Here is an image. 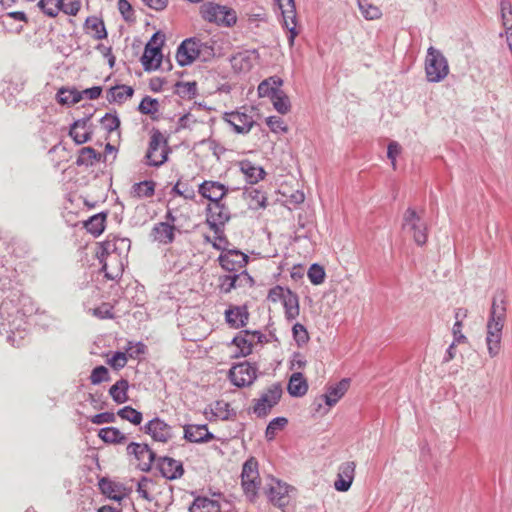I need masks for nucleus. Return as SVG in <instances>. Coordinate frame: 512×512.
Instances as JSON below:
<instances>
[{"label":"nucleus","mask_w":512,"mask_h":512,"mask_svg":"<svg viewBox=\"0 0 512 512\" xmlns=\"http://www.w3.org/2000/svg\"><path fill=\"white\" fill-rule=\"evenodd\" d=\"M362 16L367 20H375L381 17L380 9L368 0H357Z\"/></svg>","instance_id":"obj_43"},{"label":"nucleus","mask_w":512,"mask_h":512,"mask_svg":"<svg viewBox=\"0 0 512 512\" xmlns=\"http://www.w3.org/2000/svg\"><path fill=\"white\" fill-rule=\"evenodd\" d=\"M138 110L140 113L144 115H154L159 111V102L157 99L151 98L150 96H145L139 106Z\"/></svg>","instance_id":"obj_46"},{"label":"nucleus","mask_w":512,"mask_h":512,"mask_svg":"<svg viewBox=\"0 0 512 512\" xmlns=\"http://www.w3.org/2000/svg\"><path fill=\"white\" fill-rule=\"evenodd\" d=\"M28 304L30 299L19 291L11 292L0 304V334L13 346L19 347L26 335V316L33 310Z\"/></svg>","instance_id":"obj_1"},{"label":"nucleus","mask_w":512,"mask_h":512,"mask_svg":"<svg viewBox=\"0 0 512 512\" xmlns=\"http://www.w3.org/2000/svg\"><path fill=\"white\" fill-rule=\"evenodd\" d=\"M84 27L93 31L92 37L97 40L107 38V30L104 21L97 16H89L86 18Z\"/></svg>","instance_id":"obj_35"},{"label":"nucleus","mask_w":512,"mask_h":512,"mask_svg":"<svg viewBox=\"0 0 512 512\" xmlns=\"http://www.w3.org/2000/svg\"><path fill=\"white\" fill-rule=\"evenodd\" d=\"M102 155L92 147H83L79 150V155L76 159L78 166H92L101 160Z\"/></svg>","instance_id":"obj_36"},{"label":"nucleus","mask_w":512,"mask_h":512,"mask_svg":"<svg viewBox=\"0 0 512 512\" xmlns=\"http://www.w3.org/2000/svg\"><path fill=\"white\" fill-rule=\"evenodd\" d=\"M237 286L239 287H252L255 282L252 276L246 270H242L240 273H235Z\"/></svg>","instance_id":"obj_62"},{"label":"nucleus","mask_w":512,"mask_h":512,"mask_svg":"<svg viewBox=\"0 0 512 512\" xmlns=\"http://www.w3.org/2000/svg\"><path fill=\"white\" fill-rule=\"evenodd\" d=\"M117 415L121 419L129 421L133 425H140L143 420L142 413L131 406H125L119 409Z\"/></svg>","instance_id":"obj_42"},{"label":"nucleus","mask_w":512,"mask_h":512,"mask_svg":"<svg viewBox=\"0 0 512 512\" xmlns=\"http://www.w3.org/2000/svg\"><path fill=\"white\" fill-rule=\"evenodd\" d=\"M99 488L103 494L115 501H121L124 495L121 494L122 485L115 483L107 478H102L99 481Z\"/></svg>","instance_id":"obj_38"},{"label":"nucleus","mask_w":512,"mask_h":512,"mask_svg":"<svg viewBox=\"0 0 512 512\" xmlns=\"http://www.w3.org/2000/svg\"><path fill=\"white\" fill-rule=\"evenodd\" d=\"M350 380L347 378L342 379L338 383L331 385L327 388V392L320 397L321 401L329 407L334 406L347 392Z\"/></svg>","instance_id":"obj_22"},{"label":"nucleus","mask_w":512,"mask_h":512,"mask_svg":"<svg viewBox=\"0 0 512 512\" xmlns=\"http://www.w3.org/2000/svg\"><path fill=\"white\" fill-rule=\"evenodd\" d=\"M229 192V188L212 180H205L198 186V193L209 200L206 207V223L214 234H219V239H224V226L230 220L229 208L222 202Z\"/></svg>","instance_id":"obj_2"},{"label":"nucleus","mask_w":512,"mask_h":512,"mask_svg":"<svg viewBox=\"0 0 512 512\" xmlns=\"http://www.w3.org/2000/svg\"><path fill=\"white\" fill-rule=\"evenodd\" d=\"M106 217L107 214L104 212L91 216L84 223L85 229L95 237L99 236L105 229Z\"/></svg>","instance_id":"obj_37"},{"label":"nucleus","mask_w":512,"mask_h":512,"mask_svg":"<svg viewBox=\"0 0 512 512\" xmlns=\"http://www.w3.org/2000/svg\"><path fill=\"white\" fill-rule=\"evenodd\" d=\"M58 103L62 105H73L82 99V93L76 88H60L56 94Z\"/></svg>","instance_id":"obj_40"},{"label":"nucleus","mask_w":512,"mask_h":512,"mask_svg":"<svg viewBox=\"0 0 512 512\" xmlns=\"http://www.w3.org/2000/svg\"><path fill=\"white\" fill-rule=\"evenodd\" d=\"M285 297H286V289H284L280 285H276L275 287H273L269 290L267 299L271 302L276 303L278 301L283 302Z\"/></svg>","instance_id":"obj_60"},{"label":"nucleus","mask_w":512,"mask_h":512,"mask_svg":"<svg viewBox=\"0 0 512 512\" xmlns=\"http://www.w3.org/2000/svg\"><path fill=\"white\" fill-rule=\"evenodd\" d=\"M462 327H463L462 321L458 320V321H455L453 328H452L454 342H456L458 344L467 342V337L462 333Z\"/></svg>","instance_id":"obj_64"},{"label":"nucleus","mask_w":512,"mask_h":512,"mask_svg":"<svg viewBox=\"0 0 512 512\" xmlns=\"http://www.w3.org/2000/svg\"><path fill=\"white\" fill-rule=\"evenodd\" d=\"M258 368L249 362L234 365L229 371V379L237 387H246L254 383Z\"/></svg>","instance_id":"obj_11"},{"label":"nucleus","mask_w":512,"mask_h":512,"mask_svg":"<svg viewBox=\"0 0 512 512\" xmlns=\"http://www.w3.org/2000/svg\"><path fill=\"white\" fill-rule=\"evenodd\" d=\"M232 343L240 349L241 356H247L252 352L253 338L251 331L243 330L232 340Z\"/></svg>","instance_id":"obj_39"},{"label":"nucleus","mask_w":512,"mask_h":512,"mask_svg":"<svg viewBox=\"0 0 512 512\" xmlns=\"http://www.w3.org/2000/svg\"><path fill=\"white\" fill-rule=\"evenodd\" d=\"M146 346L142 342H137L133 344L132 342L128 343V347L126 348V354L133 359L139 357V355L145 352Z\"/></svg>","instance_id":"obj_61"},{"label":"nucleus","mask_w":512,"mask_h":512,"mask_svg":"<svg viewBox=\"0 0 512 512\" xmlns=\"http://www.w3.org/2000/svg\"><path fill=\"white\" fill-rule=\"evenodd\" d=\"M118 10L125 21L134 20V12L132 6L127 0H118Z\"/></svg>","instance_id":"obj_56"},{"label":"nucleus","mask_w":512,"mask_h":512,"mask_svg":"<svg viewBox=\"0 0 512 512\" xmlns=\"http://www.w3.org/2000/svg\"><path fill=\"white\" fill-rule=\"evenodd\" d=\"M93 131L86 130L84 133H79L76 129L70 128L69 135L77 145L84 144L91 140Z\"/></svg>","instance_id":"obj_55"},{"label":"nucleus","mask_w":512,"mask_h":512,"mask_svg":"<svg viewBox=\"0 0 512 512\" xmlns=\"http://www.w3.org/2000/svg\"><path fill=\"white\" fill-rule=\"evenodd\" d=\"M425 72L427 80L433 83L442 81L449 73L447 59L440 50L433 46L427 50Z\"/></svg>","instance_id":"obj_5"},{"label":"nucleus","mask_w":512,"mask_h":512,"mask_svg":"<svg viewBox=\"0 0 512 512\" xmlns=\"http://www.w3.org/2000/svg\"><path fill=\"white\" fill-rule=\"evenodd\" d=\"M293 490L290 485L276 479H272V483L267 491L269 500L278 507H284L288 503L289 491Z\"/></svg>","instance_id":"obj_20"},{"label":"nucleus","mask_w":512,"mask_h":512,"mask_svg":"<svg viewBox=\"0 0 512 512\" xmlns=\"http://www.w3.org/2000/svg\"><path fill=\"white\" fill-rule=\"evenodd\" d=\"M142 430L151 436L154 441L167 443L173 438V428L163 419L154 417L148 421Z\"/></svg>","instance_id":"obj_14"},{"label":"nucleus","mask_w":512,"mask_h":512,"mask_svg":"<svg viewBox=\"0 0 512 512\" xmlns=\"http://www.w3.org/2000/svg\"><path fill=\"white\" fill-rule=\"evenodd\" d=\"M282 303L285 309V317L287 320L291 321L299 316V297L295 292L289 288H286V297Z\"/></svg>","instance_id":"obj_28"},{"label":"nucleus","mask_w":512,"mask_h":512,"mask_svg":"<svg viewBox=\"0 0 512 512\" xmlns=\"http://www.w3.org/2000/svg\"><path fill=\"white\" fill-rule=\"evenodd\" d=\"M109 371L105 366H97L95 367L90 375V381L93 385H98L102 382L109 381Z\"/></svg>","instance_id":"obj_50"},{"label":"nucleus","mask_w":512,"mask_h":512,"mask_svg":"<svg viewBox=\"0 0 512 512\" xmlns=\"http://www.w3.org/2000/svg\"><path fill=\"white\" fill-rule=\"evenodd\" d=\"M221 55V47L214 37L198 34L181 42L177 48L176 60L179 66L185 67L192 64L196 59L208 62Z\"/></svg>","instance_id":"obj_3"},{"label":"nucleus","mask_w":512,"mask_h":512,"mask_svg":"<svg viewBox=\"0 0 512 512\" xmlns=\"http://www.w3.org/2000/svg\"><path fill=\"white\" fill-rule=\"evenodd\" d=\"M244 196L249 201L248 205L250 209L258 210L260 208H265L267 205V197L265 193L257 188H247L244 191Z\"/></svg>","instance_id":"obj_29"},{"label":"nucleus","mask_w":512,"mask_h":512,"mask_svg":"<svg viewBox=\"0 0 512 512\" xmlns=\"http://www.w3.org/2000/svg\"><path fill=\"white\" fill-rule=\"evenodd\" d=\"M506 299L504 292L495 295L492 300L487 326L504 327L506 320Z\"/></svg>","instance_id":"obj_16"},{"label":"nucleus","mask_w":512,"mask_h":512,"mask_svg":"<svg viewBox=\"0 0 512 512\" xmlns=\"http://www.w3.org/2000/svg\"><path fill=\"white\" fill-rule=\"evenodd\" d=\"M287 390L292 397H302L307 393L308 383L301 372H295L290 376Z\"/></svg>","instance_id":"obj_27"},{"label":"nucleus","mask_w":512,"mask_h":512,"mask_svg":"<svg viewBox=\"0 0 512 512\" xmlns=\"http://www.w3.org/2000/svg\"><path fill=\"white\" fill-rule=\"evenodd\" d=\"M500 12L506 35H512V3L510 0H500Z\"/></svg>","instance_id":"obj_41"},{"label":"nucleus","mask_w":512,"mask_h":512,"mask_svg":"<svg viewBox=\"0 0 512 512\" xmlns=\"http://www.w3.org/2000/svg\"><path fill=\"white\" fill-rule=\"evenodd\" d=\"M212 245L215 249L222 251L218 257V262L224 270L236 273L247 265L249 257L242 251L238 249H228L217 243H213Z\"/></svg>","instance_id":"obj_10"},{"label":"nucleus","mask_w":512,"mask_h":512,"mask_svg":"<svg viewBox=\"0 0 512 512\" xmlns=\"http://www.w3.org/2000/svg\"><path fill=\"white\" fill-rule=\"evenodd\" d=\"M170 152L171 149L168 146L167 138L164 137L160 130L153 128L145 155V164L150 167H160L168 160Z\"/></svg>","instance_id":"obj_4"},{"label":"nucleus","mask_w":512,"mask_h":512,"mask_svg":"<svg viewBox=\"0 0 512 512\" xmlns=\"http://www.w3.org/2000/svg\"><path fill=\"white\" fill-rule=\"evenodd\" d=\"M127 360L126 352L117 351L108 360V364L111 365V367H113L115 370H119L125 367Z\"/></svg>","instance_id":"obj_53"},{"label":"nucleus","mask_w":512,"mask_h":512,"mask_svg":"<svg viewBox=\"0 0 512 512\" xmlns=\"http://www.w3.org/2000/svg\"><path fill=\"white\" fill-rule=\"evenodd\" d=\"M128 389V380L121 378L110 387L109 394L114 402H116L117 404H123L128 401Z\"/></svg>","instance_id":"obj_32"},{"label":"nucleus","mask_w":512,"mask_h":512,"mask_svg":"<svg viewBox=\"0 0 512 512\" xmlns=\"http://www.w3.org/2000/svg\"><path fill=\"white\" fill-rule=\"evenodd\" d=\"M155 462L161 475L168 480L179 479L184 474V467L182 462L172 457H156Z\"/></svg>","instance_id":"obj_15"},{"label":"nucleus","mask_w":512,"mask_h":512,"mask_svg":"<svg viewBox=\"0 0 512 512\" xmlns=\"http://www.w3.org/2000/svg\"><path fill=\"white\" fill-rule=\"evenodd\" d=\"M402 229L412 235L417 245L422 246L427 242V224L414 208L406 209L403 215Z\"/></svg>","instance_id":"obj_7"},{"label":"nucleus","mask_w":512,"mask_h":512,"mask_svg":"<svg viewBox=\"0 0 512 512\" xmlns=\"http://www.w3.org/2000/svg\"><path fill=\"white\" fill-rule=\"evenodd\" d=\"M240 170L245 175L246 180L250 184H255L265 176V171L262 167L253 165L252 162L245 160L240 163Z\"/></svg>","instance_id":"obj_31"},{"label":"nucleus","mask_w":512,"mask_h":512,"mask_svg":"<svg viewBox=\"0 0 512 512\" xmlns=\"http://www.w3.org/2000/svg\"><path fill=\"white\" fill-rule=\"evenodd\" d=\"M270 100L276 111L279 112L280 114H287L291 109L289 97L286 95L285 92H280L278 94L273 95Z\"/></svg>","instance_id":"obj_45"},{"label":"nucleus","mask_w":512,"mask_h":512,"mask_svg":"<svg viewBox=\"0 0 512 512\" xmlns=\"http://www.w3.org/2000/svg\"><path fill=\"white\" fill-rule=\"evenodd\" d=\"M267 125L273 132H287V126L284 121L278 116H270L267 118Z\"/></svg>","instance_id":"obj_57"},{"label":"nucleus","mask_w":512,"mask_h":512,"mask_svg":"<svg viewBox=\"0 0 512 512\" xmlns=\"http://www.w3.org/2000/svg\"><path fill=\"white\" fill-rule=\"evenodd\" d=\"M487 335H486V344L490 357H495L499 354L501 339H502V330L501 327H490L486 326Z\"/></svg>","instance_id":"obj_26"},{"label":"nucleus","mask_w":512,"mask_h":512,"mask_svg":"<svg viewBox=\"0 0 512 512\" xmlns=\"http://www.w3.org/2000/svg\"><path fill=\"white\" fill-rule=\"evenodd\" d=\"M225 320L227 324L234 329H239L246 326L249 321V312L247 306H230L225 311Z\"/></svg>","instance_id":"obj_21"},{"label":"nucleus","mask_w":512,"mask_h":512,"mask_svg":"<svg viewBox=\"0 0 512 512\" xmlns=\"http://www.w3.org/2000/svg\"><path fill=\"white\" fill-rule=\"evenodd\" d=\"M155 186L152 180L135 183L131 188V196L136 199L150 198L155 194Z\"/></svg>","instance_id":"obj_33"},{"label":"nucleus","mask_w":512,"mask_h":512,"mask_svg":"<svg viewBox=\"0 0 512 512\" xmlns=\"http://www.w3.org/2000/svg\"><path fill=\"white\" fill-rule=\"evenodd\" d=\"M356 463L347 461L338 468L337 479L334 482V488L340 492H346L350 489L355 476Z\"/></svg>","instance_id":"obj_18"},{"label":"nucleus","mask_w":512,"mask_h":512,"mask_svg":"<svg viewBox=\"0 0 512 512\" xmlns=\"http://www.w3.org/2000/svg\"><path fill=\"white\" fill-rule=\"evenodd\" d=\"M54 0H40L37 7L48 17L54 18L57 16V9L52 8Z\"/></svg>","instance_id":"obj_63"},{"label":"nucleus","mask_w":512,"mask_h":512,"mask_svg":"<svg viewBox=\"0 0 512 512\" xmlns=\"http://www.w3.org/2000/svg\"><path fill=\"white\" fill-rule=\"evenodd\" d=\"M128 455H133L138 461V467L143 472L151 470L153 463L156 461V453L148 444L131 442L126 448Z\"/></svg>","instance_id":"obj_12"},{"label":"nucleus","mask_w":512,"mask_h":512,"mask_svg":"<svg viewBox=\"0 0 512 512\" xmlns=\"http://www.w3.org/2000/svg\"><path fill=\"white\" fill-rule=\"evenodd\" d=\"M260 483L258 461L254 457H250L244 462L241 472V485L250 500H254L256 497Z\"/></svg>","instance_id":"obj_9"},{"label":"nucleus","mask_w":512,"mask_h":512,"mask_svg":"<svg viewBox=\"0 0 512 512\" xmlns=\"http://www.w3.org/2000/svg\"><path fill=\"white\" fill-rule=\"evenodd\" d=\"M183 429L184 439L191 443H208L215 439L214 434L208 431L206 424H187Z\"/></svg>","instance_id":"obj_19"},{"label":"nucleus","mask_w":512,"mask_h":512,"mask_svg":"<svg viewBox=\"0 0 512 512\" xmlns=\"http://www.w3.org/2000/svg\"><path fill=\"white\" fill-rule=\"evenodd\" d=\"M279 9L281 10L283 17V25L288 29V43L290 46L294 45V40L298 35L296 30V8L294 0H274Z\"/></svg>","instance_id":"obj_13"},{"label":"nucleus","mask_w":512,"mask_h":512,"mask_svg":"<svg viewBox=\"0 0 512 512\" xmlns=\"http://www.w3.org/2000/svg\"><path fill=\"white\" fill-rule=\"evenodd\" d=\"M293 337L298 345H302L309 340L308 332L306 328L300 324L295 323L292 327Z\"/></svg>","instance_id":"obj_52"},{"label":"nucleus","mask_w":512,"mask_h":512,"mask_svg":"<svg viewBox=\"0 0 512 512\" xmlns=\"http://www.w3.org/2000/svg\"><path fill=\"white\" fill-rule=\"evenodd\" d=\"M224 119L229 125L232 126L234 132L237 134L249 133L255 124V121L251 115L239 111L225 113Z\"/></svg>","instance_id":"obj_17"},{"label":"nucleus","mask_w":512,"mask_h":512,"mask_svg":"<svg viewBox=\"0 0 512 512\" xmlns=\"http://www.w3.org/2000/svg\"><path fill=\"white\" fill-rule=\"evenodd\" d=\"M282 394V385L279 382L273 383L262 392L258 399L254 400L253 413L259 418L266 417L272 408L279 403Z\"/></svg>","instance_id":"obj_8"},{"label":"nucleus","mask_w":512,"mask_h":512,"mask_svg":"<svg viewBox=\"0 0 512 512\" xmlns=\"http://www.w3.org/2000/svg\"><path fill=\"white\" fill-rule=\"evenodd\" d=\"M162 61V53L160 46H150L147 43L144 53L141 57V63L145 71L156 70L160 67Z\"/></svg>","instance_id":"obj_23"},{"label":"nucleus","mask_w":512,"mask_h":512,"mask_svg":"<svg viewBox=\"0 0 512 512\" xmlns=\"http://www.w3.org/2000/svg\"><path fill=\"white\" fill-rule=\"evenodd\" d=\"M90 421L96 425L114 423L116 421V416L113 412H102L92 416Z\"/></svg>","instance_id":"obj_58"},{"label":"nucleus","mask_w":512,"mask_h":512,"mask_svg":"<svg viewBox=\"0 0 512 512\" xmlns=\"http://www.w3.org/2000/svg\"><path fill=\"white\" fill-rule=\"evenodd\" d=\"M134 94V89L131 86L127 85H116L111 87L107 91V100L108 102H117L123 103L128 98L132 97Z\"/></svg>","instance_id":"obj_30"},{"label":"nucleus","mask_w":512,"mask_h":512,"mask_svg":"<svg viewBox=\"0 0 512 512\" xmlns=\"http://www.w3.org/2000/svg\"><path fill=\"white\" fill-rule=\"evenodd\" d=\"M200 13L203 19L219 26L230 27L237 21L236 12L232 8L213 2L204 3L200 7Z\"/></svg>","instance_id":"obj_6"},{"label":"nucleus","mask_w":512,"mask_h":512,"mask_svg":"<svg viewBox=\"0 0 512 512\" xmlns=\"http://www.w3.org/2000/svg\"><path fill=\"white\" fill-rule=\"evenodd\" d=\"M99 438L109 444H123L127 437L116 427H105L99 430Z\"/></svg>","instance_id":"obj_34"},{"label":"nucleus","mask_w":512,"mask_h":512,"mask_svg":"<svg viewBox=\"0 0 512 512\" xmlns=\"http://www.w3.org/2000/svg\"><path fill=\"white\" fill-rule=\"evenodd\" d=\"M189 512H221V505L217 500L197 496L190 505Z\"/></svg>","instance_id":"obj_25"},{"label":"nucleus","mask_w":512,"mask_h":512,"mask_svg":"<svg viewBox=\"0 0 512 512\" xmlns=\"http://www.w3.org/2000/svg\"><path fill=\"white\" fill-rule=\"evenodd\" d=\"M175 225L168 222H160L154 225L151 231V237L154 241L161 244H170L174 241Z\"/></svg>","instance_id":"obj_24"},{"label":"nucleus","mask_w":512,"mask_h":512,"mask_svg":"<svg viewBox=\"0 0 512 512\" xmlns=\"http://www.w3.org/2000/svg\"><path fill=\"white\" fill-rule=\"evenodd\" d=\"M288 423V419L285 417H276L272 419L265 430V437L268 441H272L277 432L282 430Z\"/></svg>","instance_id":"obj_44"},{"label":"nucleus","mask_w":512,"mask_h":512,"mask_svg":"<svg viewBox=\"0 0 512 512\" xmlns=\"http://www.w3.org/2000/svg\"><path fill=\"white\" fill-rule=\"evenodd\" d=\"M219 289L222 293L228 294L233 289L238 288L235 273L232 275H222L218 279Z\"/></svg>","instance_id":"obj_49"},{"label":"nucleus","mask_w":512,"mask_h":512,"mask_svg":"<svg viewBox=\"0 0 512 512\" xmlns=\"http://www.w3.org/2000/svg\"><path fill=\"white\" fill-rule=\"evenodd\" d=\"M113 307L109 303H102L100 306L93 309V315L100 319H112L114 314Z\"/></svg>","instance_id":"obj_54"},{"label":"nucleus","mask_w":512,"mask_h":512,"mask_svg":"<svg viewBox=\"0 0 512 512\" xmlns=\"http://www.w3.org/2000/svg\"><path fill=\"white\" fill-rule=\"evenodd\" d=\"M307 275L312 284L320 285L324 282L326 274L321 265L314 263L309 267Z\"/></svg>","instance_id":"obj_47"},{"label":"nucleus","mask_w":512,"mask_h":512,"mask_svg":"<svg viewBox=\"0 0 512 512\" xmlns=\"http://www.w3.org/2000/svg\"><path fill=\"white\" fill-rule=\"evenodd\" d=\"M176 92L182 98H193L197 93L196 82H177Z\"/></svg>","instance_id":"obj_48"},{"label":"nucleus","mask_w":512,"mask_h":512,"mask_svg":"<svg viewBox=\"0 0 512 512\" xmlns=\"http://www.w3.org/2000/svg\"><path fill=\"white\" fill-rule=\"evenodd\" d=\"M401 153V146L396 141H391L387 148V157L391 161L393 169H396V158Z\"/></svg>","instance_id":"obj_59"},{"label":"nucleus","mask_w":512,"mask_h":512,"mask_svg":"<svg viewBox=\"0 0 512 512\" xmlns=\"http://www.w3.org/2000/svg\"><path fill=\"white\" fill-rule=\"evenodd\" d=\"M101 124L103 128L109 133L116 130L120 126V119L117 115H113L111 113H106L101 118Z\"/></svg>","instance_id":"obj_51"}]
</instances>
